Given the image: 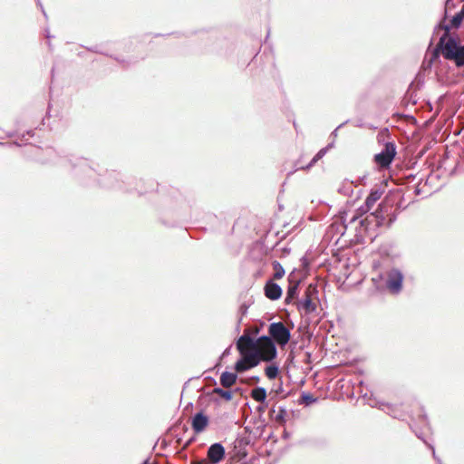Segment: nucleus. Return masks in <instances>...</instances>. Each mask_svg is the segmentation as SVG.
<instances>
[{
  "instance_id": "1",
  "label": "nucleus",
  "mask_w": 464,
  "mask_h": 464,
  "mask_svg": "<svg viewBox=\"0 0 464 464\" xmlns=\"http://www.w3.org/2000/svg\"><path fill=\"white\" fill-rule=\"evenodd\" d=\"M51 162L54 165L69 168L70 171L82 181L96 179L97 176H100L97 180L105 188L128 191L132 190V188H129V186L126 185L125 180L121 179L120 173L116 171H107L105 175H98L97 169L91 164L89 160L85 158L75 157L72 155L60 156L55 153V156ZM128 185H130L129 181ZM133 189L137 190L140 195L147 192V190L140 189L137 187L133 188Z\"/></svg>"
},
{
  "instance_id": "2",
  "label": "nucleus",
  "mask_w": 464,
  "mask_h": 464,
  "mask_svg": "<svg viewBox=\"0 0 464 464\" xmlns=\"http://www.w3.org/2000/svg\"><path fill=\"white\" fill-rule=\"evenodd\" d=\"M440 55L452 62L457 68L464 67V43L459 35H441L437 45L431 52L428 66L440 61Z\"/></svg>"
},
{
  "instance_id": "3",
  "label": "nucleus",
  "mask_w": 464,
  "mask_h": 464,
  "mask_svg": "<svg viewBox=\"0 0 464 464\" xmlns=\"http://www.w3.org/2000/svg\"><path fill=\"white\" fill-rule=\"evenodd\" d=\"M318 301L317 287L310 285L304 292V296L298 299L295 304L302 315H310L316 312Z\"/></svg>"
},
{
  "instance_id": "4",
  "label": "nucleus",
  "mask_w": 464,
  "mask_h": 464,
  "mask_svg": "<svg viewBox=\"0 0 464 464\" xmlns=\"http://www.w3.org/2000/svg\"><path fill=\"white\" fill-rule=\"evenodd\" d=\"M240 358L236 362L234 369L237 372H244L254 367L259 365L262 362L260 358V351L251 349L249 351H243V353H239Z\"/></svg>"
},
{
  "instance_id": "5",
  "label": "nucleus",
  "mask_w": 464,
  "mask_h": 464,
  "mask_svg": "<svg viewBox=\"0 0 464 464\" xmlns=\"http://www.w3.org/2000/svg\"><path fill=\"white\" fill-rule=\"evenodd\" d=\"M268 334L273 341L282 347L285 346L291 340V329L282 322H274L268 325Z\"/></svg>"
},
{
  "instance_id": "6",
  "label": "nucleus",
  "mask_w": 464,
  "mask_h": 464,
  "mask_svg": "<svg viewBox=\"0 0 464 464\" xmlns=\"http://www.w3.org/2000/svg\"><path fill=\"white\" fill-rule=\"evenodd\" d=\"M385 220L386 218L384 216L383 205L381 203L375 211L367 214L363 218H362L360 220V224L368 230L383 227Z\"/></svg>"
},
{
  "instance_id": "7",
  "label": "nucleus",
  "mask_w": 464,
  "mask_h": 464,
  "mask_svg": "<svg viewBox=\"0 0 464 464\" xmlns=\"http://www.w3.org/2000/svg\"><path fill=\"white\" fill-rule=\"evenodd\" d=\"M404 275L399 268H392L386 273V287L391 294L398 295L402 290Z\"/></svg>"
},
{
  "instance_id": "8",
  "label": "nucleus",
  "mask_w": 464,
  "mask_h": 464,
  "mask_svg": "<svg viewBox=\"0 0 464 464\" xmlns=\"http://www.w3.org/2000/svg\"><path fill=\"white\" fill-rule=\"evenodd\" d=\"M295 270L288 275V286L286 289V294L285 297V304H290L295 303L298 300L299 296V285L301 283V279H295L294 277Z\"/></svg>"
},
{
  "instance_id": "9",
  "label": "nucleus",
  "mask_w": 464,
  "mask_h": 464,
  "mask_svg": "<svg viewBox=\"0 0 464 464\" xmlns=\"http://www.w3.org/2000/svg\"><path fill=\"white\" fill-rule=\"evenodd\" d=\"M260 351V358L262 362H272L278 354L276 343L274 342L268 343H261L257 346Z\"/></svg>"
},
{
  "instance_id": "10",
  "label": "nucleus",
  "mask_w": 464,
  "mask_h": 464,
  "mask_svg": "<svg viewBox=\"0 0 464 464\" xmlns=\"http://www.w3.org/2000/svg\"><path fill=\"white\" fill-rule=\"evenodd\" d=\"M207 455L211 464H218L226 456L225 447L221 442H215L208 447Z\"/></svg>"
},
{
  "instance_id": "11",
  "label": "nucleus",
  "mask_w": 464,
  "mask_h": 464,
  "mask_svg": "<svg viewBox=\"0 0 464 464\" xmlns=\"http://www.w3.org/2000/svg\"><path fill=\"white\" fill-rule=\"evenodd\" d=\"M264 294L265 296L269 300L276 301L281 298L283 295V289L273 279H269L265 284Z\"/></svg>"
},
{
  "instance_id": "12",
  "label": "nucleus",
  "mask_w": 464,
  "mask_h": 464,
  "mask_svg": "<svg viewBox=\"0 0 464 464\" xmlns=\"http://www.w3.org/2000/svg\"><path fill=\"white\" fill-rule=\"evenodd\" d=\"M208 423L209 419L202 411L197 412L191 420V426L195 433L204 431Z\"/></svg>"
},
{
  "instance_id": "13",
  "label": "nucleus",
  "mask_w": 464,
  "mask_h": 464,
  "mask_svg": "<svg viewBox=\"0 0 464 464\" xmlns=\"http://www.w3.org/2000/svg\"><path fill=\"white\" fill-rule=\"evenodd\" d=\"M237 349L239 353H243V351L246 350V346L256 349V342L255 341V337L249 335V334H242L238 337L237 343H236Z\"/></svg>"
},
{
  "instance_id": "14",
  "label": "nucleus",
  "mask_w": 464,
  "mask_h": 464,
  "mask_svg": "<svg viewBox=\"0 0 464 464\" xmlns=\"http://www.w3.org/2000/svg\"><path fill=\"white\" fill-rule=\"evenodd\" d=\"M249 444V440L246 438L238 437L234 442L235 455L239 459H244L247 456L246 446Z\"/></svg>"
},
{
  "instance_id": "15",
  "label": "nucleus",
  "mask_w": 464,
  "mask_h": 464,
  "mask_svg": "<svg viewBox=\"0 0 464 464\" xmlns=\"http://www.w3.org/2000/svg\"><path fill=\"white\" fill-rule=\"evenodd\" d=\"M463 20L464 19L461 17V15L459 13H456L452 16L450 24H444L442 26V29L444 31L442 35H459L457 33H451V29L459 28Z\"/></svg>"
},
{
  "instance_id": "16",
  "label": "nucleus",
  "mask_w": 464,
  "mask_h": 464,
  "mask_svg": "<svg viewBox=\"0 0 464 464\" xmlns=\"http://www.w3.org/2000/svg\"><path fill=\"white\" fill-rule=\"evenodd\" d=\"M383 190L381 188H372L364 201V208L366 209H371L376 201L381 198Z\"/></svg>"
},
{
  "instance_id": "17",
  "label": "nucleus",
  "mask_w": 464,
  "mask_h": 464,
  "mask_svg": "<svg viewBox=\"0 0 464 464\" xmlns=\"http://www.w3.org/2000/svg\"><path fill=\"white\" fill-rule=\"evenodd\" d=\"M238 372H231L228 371H225L221 373L220 376V384L225 388H229L233 386L237 380Z\"/></svg>"
},
{
  "instance_id": "18",
  "label": "nucleus",
  "mask_w": 464,
  "mask_h": 464,
  "mask_svg": "<svg viewBox=\"0 0 464 464\" xmlns=\"http://www.w3.org/2000/svg\"><path fill=\"white\" fill-rule=\"evenodd\" d=\"M393 160L394 159L392 158L391 155L384 152L383 150L374 155V161L382 168H389Z\"/></svg>"
},
{
  "instance_id": "19",
  "label": "nucleus",
  "mask_w": 464,
  "mask_h": 464,
  "mask_svg": "<svg viewBox=\"0 0 464 464\" xmlns=\"http://www.w3.org/2000/svg\"><path fill=\"white\" fill-rule=\"evenodd\" d=\"M328 151V147L322 148L314 156L311 161L306 166H302L295 169L293 171H290L287 176H290L297 169H311L319 160H321Z\"/></svg>"
},
{
  "instance_id": "20",
  "label": "nucleus",
  "mask_w": 464,
  "mask_h": 464,
  "mask_svg": "<svg viewBox=\"0 0 464 464\" xmlns=\"http://www.w3.org/2000/svg\"><path fill=\"white\" fill-rule=\"evenodd\" d=\"M251 397L257 402H265L267 397L266 390L264 387L256 386L251 391Z\"/></svg>"
},
{
  "instance_id": "21",
  "label": "nucleus",
  "mask_w": 464,
  "mask_h": 464,
  "mask_svg": "<svg viewBox=\"0 0 464 464\" xmlns=\"http://www.w3.org/2000/svg\"><path fill=\"white\" fill-rule=\"evenodd\" d=\"M318 401L317 397H314L312 393L308 392H302L300 398L298 399V403L300 405L310 406L311 404L316 402Z\"/></svg>"
},
{
  "instance_id": "22",
  "label": "nucleus",
  "mask_w": 464,
  "mask_h": 464,
  "mask_svg": "<svg viewBox=\"0 0 464 464\" xmlns=\"http://www.w3.org/2000/svg\"><path fill=\"white\" fill-rule=\"evenodd\" d=\"M86 50H88L89 52H92V53H100V54H103V55H106V56H109V54L107 53H105L102 47L98 44L96 45H92V46H86L85 47ZM110 57L113 58L114 60H116L117 62H119L120 63H122V64H125V61L124 60H121L120 59L118 56H112V55H110Z\"/></svg>"
},
{
  "instance_id": "23",
  "label": "nucleus",
  "mask_w": 464,
  "mask_h": 464,
  "mask_svg": "<svg viewBox=\"0 0 464 464\" xmlns=\"http://www.w3.org/2000/svg\"><path fill=\"white\" fill-rule=\"evenodd\" d=\"M272 266H273V269L275 270V273L273 275V280L281 279L285 274V268L283 267V266L278 261L274 260L272 262Z\"/></svg>"
},
{
  "instance_id": "24",
  "label": "nucleus",
  "mask_w": 464,
  "mask_h": 464,
  "mask_svg": "<svg viewBox=\"0 0 464 464\" xmlns=\"http://www.w3.org/2000/svg\"><path fill=\"white\" fill-rule=\"evenodd\" d=\"M212 393L219 395L226 401H230L233 399V392L229 390H225L220 387H215L212 391Z\"/></svg>"
},
{
  "instance_id": "25",
  "label": "nucleus",
  "mask_w": 464,
  "mask_h": 464,
  "mask_svg": "<svg viewBox=\"0 0 464 464\" xmlns=\"http://www.w3.org/2000/svg\"><path fill=\"white\" fill-rule=\"evenodd\" d=\"M280 370L278 365L276 364H270L267 365L265 369L266 376L269 380H275L279 375Z\"/></svg>"
},
{
  "instance_id": "26",
  "label": "nucleus",
  "mask_w": 464,
  "mask_h": 464,
  "mask_svg": "<svg viewBox=\"0 0 464 464\" xmlns=\"http://www.w3.org/2000/svg\"><path fill=\"white\" fill-rule=\"evenodd\" d=\"M286 414H287V411H286L285 407L280 406L278 408V411L276 412L275 417H273V420H275L279 425L284 426L286 422Z\"/></svg>"
},
{
  "instance_id": "27",
  "label": "nucleus",
  "mask_w": 464,
  "mask_h": 464,
  "mask_svg": "<svg viewBox=\"0 0 464 464\" xmlns=\"http://www.w3.org/2000/svg\"><path fill=\"white\" fill-rule=\"evenodd\" d=\"M382 150H383L384 152L388 153L389 155L392 156V158L394 159L395 156H396V153H397L395 142L394 141H390V140L385 141L384 142V147H383V149Z\"/></svg>"
},
{
  "instance_id": "28",
  "label": "nucleus",
  "mask_w": 464,
  "mask_h": 464,
  "mask_svg": "<svg viewBox=\"0 0 464 464\" xmlns=\"http://www.w3.org/2000/svg\"><path fill=\"white\" fill-rule=\"evenodd\" d=\"M383 211H384V216L386 218L384 226H386L387 227H390L396 221L397 213L394 211L392 213H388L387 207H384V206H383Z\"/></svg>"
},
{
  "instance_id": "29",
  "label": "nucleus",
  "mask_w": 464,
  "mask_h": 464,
  "mask_svg": "<svg viewBox=\"0 0 464 464\" xmlns=\"http://www.w3.org/2000/svg\"><path fill=\"white\" fill-rule=\"evenodd\" d=\"M410 428L414 432L416 437L422 440L428 446L429 443L424 439L422 432L418 429L417 425L415 423L410 424Z\"/></svg>"
},
{
  "instance_id": "30",
  "label": "nucleus",
  "mask_w": 464,
  "mask_h": 464,
  "mask_svg": "<svg viewBox=\"0 0 464 464\" xmlns=\"http://www.w3.org/2000/svg\"><path fill=\"white\" fill-rule=\"evenodd\" d=\"M255 341L256 342V347L259 346L261 343H268L274 342L269 334L268 335H261L257 338L255 337Z\"/></svg>"
},
{
  "instance_id": "31",
  "label": "nucleus",
  "mask_w": 464,
  "mask_h": 464,
  "mask_svg": "<svg viewBox=\"0 0 464 464\" xmlns=\"http://www.w3.org/2000/svg\"><path fill=\"white\" fill-rule=\"evenodd\" d=\"M353 182L343 184V187L339 188V192L343 193L344 195H350V193L353 192Z\"/></svg>"
},
{
  "instance_id": "32",
  "label": "nucleus",
  "mask_w": 464,
  "mask_h": 464,
  "mask_svg": "<svg viewBox=\"0 0 464 464\" xmlns=\"http://www.w3.org/2000/svg\"><path fill=\"white\" fill-rule=\"evenodd\" d=\"M419 422L425 427L429 426V420L427 414L424 412L423 409L421 408V412L419 415Z\"/></svg>"
},
{
  "instance_id": "33",
  "label": "nucleus",
  "mask_w": 464,
  "mask_h": 464,
  "mask_svg": "<svg viewBox=\"0 0 464 464\" xmlns=\"http://www.w3.org/2000/svg\"><path fill=\"white\" fill-rule=\"evenodd\" d=\"M300 262H301L302 268L304 271H308L309 267H310V261H309V259L305 256H304L301 257Z\"/></svg>"
},
{
  "instance_id": "34",
  "label": "nucleus",
  "mask_w": 464,
  "mask_h": 464,
  "mask_svg": "<svg viewBox=\"0 0 464 464\" xmlns=\"http://www.w3.org/2000/svg\"><path fill=\"white\" fill-rule=\"evenodd\" d=\"M389 136H390V131H389L388 128H384L378 134V140L384 141V138L389 137Z\"/></svg>"
},
{
  "instance_id": "35",
  "label": "nucleus",
  "mask_w": 464,
  "mask_h": 464,
  "mask_svg": "<svg viewBox=\"0 0 464 464\" xmlns=\"http://www.w3.org/2000/svg\"><path fill=\"white\" fill-rule=\"evenodd\" d=\"M428 448L431 450L432 457L436 460L437 464H442L441 459L436 454L434 446L432 444H428Z\"/></svg>"
},
{
  "instance_id": "36",
  "label": "nucleus",
  "mask_w": 464,
  "mask_h": 464,
  "mask_svg": "<svg viewBox=\"0 0 464 464\" xmlns=\"http://www.w3.org/2000/svg\"><path fill=\"white\" fill-rule=\"evenodd\" d=\"M267 407H268V401L266 400H265V402H259V405L256 407V411L259 413H263Z\"/></svg>"
},
{
  "instance_id": "37",
  "label": "nucleus",
  "mask_w": 464,
  "mask_h": 464,
  "mask_svg": "<svg viewBox=\"0 0 464 464\" xmlns=\"http://www.w3.org/2000/svg\"><path fill=\"white\" fill-rule=\"evenodd\" d=\"M446 16H447V10L445 11V15L443 17V20L435 25L434 34L437 33L439 30H443L442 26L445 24L444 21L446 19Z\"/></svg>"
},
{
  "instance_id": "38",
  "label": "nucleus",
  "mask_w": 464,
  "mask_h": 464,
  "mask_svg": "<svg viewBox=\"0 0 464 464\" xmlns=\"http://www.w3.org/2000/svg\"><path fill=\"white\" fill-rule=\"evenodd\" d=\"M404 100H407L408 102H411L412 104H415L417 102V100L413 99L412 93H411L409 90L405 94Z\"/></svg>"
},
{
  "instance_id": "39",
  "label": "nucleus",
  "mask_w": 464,
  "mask_h": 464,
  "mask_svg": "<svg viewBox=\"0 0 464 464\" xmlns=\"http://www.w3.org/2000/svg\"><path fill=\"white\" fill-rule=\"evenodd\" d=\"M370 211V209H366L364 208V204L362 206H361L358 209H357V212L360 216H362V215H367V213Z\"/></svg>"
},
{
  "instance_id": "40",
  "label": "nucleus",
  "mask_w": 464,
  "mask_h": 464,
  "mask_svg": "<svg viewBox=\"0 0 464 464\" xmlns=\"http://www.w3.org/2000/svg\"><path fill=\"white\" fill-rule=\"evenodd\" d=\"M348 121H349L347 120V121H343V123H341L339 126H337V128L335 130H334V131L331 133V135L334 136V137H336L337 136V130L339 129H341L343 125H345Z\"/></svg>"
},
{
  "instance_id": "41",
  "label": "nucleus",
  "mask_w": 464,
  "mask_h": 464,
  "mask_svg": "<svg viewBox=\"0 0 464 464\" xmlns=\"http://www.w3.org/2000/svg\"><path fill=\"white\" fill-rule=\"evenodd\" d=\"M248 306L246 304H242L239 307V312L242 314V315L246 314L247 312Z\"/></svg>"
},
{
  "instance_id": "42",
  "label": "nucleus",
  "mask_w": 464,
  "mask_h": 464,
  "mask_svg": "<svg viewBox=\"0 0 464 464\" xmlns=\"http://www.w3.org/2000/svg\"><path fill=\"white\" fill-rule=\"evenodd\" d=\"M283 392L284 389L282 383H280V385L276 390H274V392L276 393V396H279Z\"/></svg>"
},
{
  "instance_id": "43",
  "label": "nucleus",
  "mask_w": 464,
  "mask_h": 464,
  "mask_svg": "<svg viewBox=\"0 0 464 464\" xmlns=\"http://www.w3.org/2000/svg\"><path fill=\"white\" fill-rule=\"evenodd\" d=\"M230 350H231V346H228L227 348H226L221 354V358L228 356L230 354Z\"/></svg>"
},
{
  "instance_id": "44",
  "label": "nucleus",
  "mask_w": 464,
  "mask_h": 464,
  "mask_svg": "<svg viewBox=\"0 0 464 464\" xmlns=\"http://www.w3.org/2000/svg\"><path fill=\"white\" fill-rule=\"evenodd\" d=\"M281 251H282V256H286L287 255H289L291 249L289 247L285 246L281 249Z\"/></svg>"
},
{
  "instance_id": "45",
  "label": "nucleus",
  "mask_w": 464,
  "mask_h": 464,
  "mask_svg": "<svg viewBox=\"0 0 464 464\" xmlns=\"http://www.w3.org/2000/svg\"><path fill=\"white\" fill-rule=\"evenodd\" d=\"M35 1H36V3H37V5L41 8L42 13H43V14L44 15V17H45V18H47V14H46V13H45V11H44V6H43V5H42L41 1H40V0H35Z\"/></svg>"
},
{
  "instance_id": "46",
  "label": "nucleus",
  "mask_w": 464,
  "mask_h": 464,
  "mask_svg": "<svg viewBox=\"0 0 464 464\" xmlns=\"http://www.w3.org/2000/svg\"><path fill=\"white\" fill-rule=\"evenodd\" d=\"M282 438L284 440L289 439L290 438V432H288L286 430H284L283 434H282Z\"/></svg>"
},
{
  "instance_id": "47",
  "label": "nucleus",
  "mask_w": 464,
  "mask_h": 464,
  "mask_svg": "<svg viewBox=\"0 0 464 464\" xmlns=\"http://www.w3.org/2000/svg\"><path fill=\"white\" fill-rule=\"evenodd\" d=\"M276 408H275V406H273V407L270 409V411H269V415H270L271 419H273V417H275V415H276Z\"/></svg>"
},
{
  "instance_id": "48",
  "label": "nucleus",
  "mask_w": 464,
  "mask_h": 464,
  "mask_svg": "<svg viewBox=\"0 0 464 464\" xmlns=\"http://www.w3.org/2000/svg\"><path fill=\"white\" fill-rule=\"evenodd\" d=\"M366 179H367V175H363L362 177H360L359 178V183L364 185Z\"/></svg>"
},
{
  "instance_id": "49",
  "label": "nucleus",
  "mask_w": 464,
  "mask_h": 464,
  "mask_svg": "<svg viewBox=\"0 0 464 464\" xmlns=\"http://www.w3.org/2000/svg\"><path fill=\"white\" fill-rule=\"evenodd\" d=\"M195 440V437H191L189 440H187L185 443V447L189 446L193 441Z\"/></svg>"
},
{
  "instance_id": "50",
  "label": "nucleus",
  "mask_w": 464,
  "mask_h": 464,
  "mask_svg": "<svg viewBox=\"0 0 464 464\" xmlns=\"http://www.w3.org/2000/svg\"><path fill=\"white\" fill-rule=\"evenodd\" d=\"M206 379H207L208 382H212L213 384H215V385L217 384V381H216L213 377H211V376H208V377H206Z\"/></svg>"
},
{
  "instance_id": "51",
  "label": "nucleus",
  "mask_w": 464,
  "mask_h": 464,
  "mask_svg": "<svg viewBox=\"0 0 464 464\" xmlns=\"http://www.w3.org/2000/svg\"><path fill=\"white\" fill-rule=\"evenodd\" d=\"M251 379L256 383L260 381V378L257 375L252 376Z\"/></svg>"
},
{
  "instance_id": "52",
  "label": "nucleus",
  "mask_w": 464,
  "mask_h": 464,
  "mask_svg": "<svg viewBox=\"0 0 464 464\" xmlns=\"http://www.w3.org/2000/svg\"><path fill=\"white\" fill-rule=\"evenodd\" d=\"M458 13H459V14L461 15V17L464 19V5H462V7H461L460 11H459Z\"/></svg>"
},
{
  "instance_id": "53",
  "label": "nucleus",
  "mask_w": 464,
  "mask_h": 464,
  "mask_svg": "<svg viewBox=\"0 0 464 464\" xmlns=\"http://www.w3.org/2000/svg\"><path fill=\"white\" fill-rule=\"evenodd\" d=\"M415 194L416 195H420V188L419 187H417L414 190Z\"/></svg>"
},
{
  "instance_id": "54",
  "label": "nucleus",
  "mask_w": 464,
  "mask_h": 464,
  "mask_svg": "<svg viewBox=\"0 0 464 464\" xmlns=\"http://www.w3.org/2000/svg\"><path fill=\"white\" fill-rule=\"evenodd\" d=\"M46 38L48 39H51L53 36L50 34V32L48 30H46V34H45Z\"/></svg>"
},
{
  "instance_id": "55",
  "label": "nucleus",
  "mask_w": 464,
  "mask_h": 464,
  "mask_svg": "<svg viewBox=\"0 0 464 464\" xmlns=\"http://www.w3.org/2000/svg\"><path fill=\"white\" fill-rule=\"evenodd\" d=\"M453 0H445V5H446V8L450 5V4L452 2Z\"/></svg>"
},
{
  "instance_id": "56",
  "label": "nucleus",
  "mask_w": 464,
  "mask_h": 464,
  "mask_svg": "<svg viewBox=\"0 0 464 464\" xmlns=\"http://www.w3.org/2000/svg\"><path fill=\"white\" fill-rule=\"evenodd\" d=\"M6 136H7V137H9V138H12V137H14V132H8V133L6 134Z\"/></svg>"
},
{
  "instance_id": "57",
  "label": "nucleus",
  "mask_w": 464,
  "mask_h": 464,
  "mask_svg": "<svg viewBox=\"0 0 464 464\" xmlns=\"http://www.w3.org/2000/svg\"><path fill=\"white\" fill-rule=\"evenodd\" d=\"M291 394V392H288L286 394L283 395L282 398L285 399Z\"/></svg>"
},
{
  "instance_id": "58",
  "label": "nucleus",
  "mask_w": 464,
  "mask_h": 464,
  "mask_svg": "<svg viewBox=\"0 0 464 464\" xmlns=\"http://www.w3.org/2000/svg\"><path fill=\"white\" fill-rule=\"evenodd\" d=\"M402 116H403V117H409V118H411V120H414V121H415L414 116H409V115H402Z\"/></svg>"
},
{
  "instance_id": "59",
  "label": "nucleus",
  "mask_w": 464,
  "mask_h": 464,
  "mask_svg": "<svg viewBox=\"0 0 464 464\" xmlns=\"http://www.w3.org/2000/svg\"><path fill=\"white\" fill-rule=\"evenodd\" d=\"M334 146V143H329L326 147H328V150Z\"/></svg>"
},
{
  "instance_id": "60",
  "label": "nucleus",
  "mask_w": 464,
  "mask_h": 464,
  "mask_svg": "<svg viewBox=\"0 0 464 464\" xmlns=\"http://www.w3.org/2000/svg\"><path fill=\"white\" fill-rule=\"evenodd\" d=\"M6 145H8V143L0 142V146H6Z\"/></svg>"
},
{
  "instance_id": "61",
  "label": "nucleus",
  "mask_w": 464,
  "mask_h": 464,
  "mask_svg": "<svg viewBox=\"0 0 464 464\" xmlns=\"http://www.w3.org/2000/svg\"><path fill=\"white\" fill-rule=\"evenodd\" d=\"M357 218H358V216L356 215V216H354V217L352 218V221H354V220H355V219H357Z\"/></svg>"
},
{
  "instance_id": "62",
  "label": "nucleus",
  "mask_w": 464,
  "mask_h": 464,
  "mask_svg": "<svg viewBox=\"0 0 464 464\" xmlns=\"http://www.w3.org/2000/svg\"><path fill=\"white\" fill-rule=\"evenodd\" d=\"M433 44V38H431V40L430 41V46H431Z\"/></svg>"
},
{
  "instance_id": "63",
  "label": "nucleus",
  "mask_w": 464,
  "mask_h": 464,
  "mask_svg": "<svg viewBox=\"0 0 464 464\" xmlns=\"http://www.w3.org/2000/svg\"><path fill=\"white\" fill-rule=\"evenodd\" d=\"M13 144L15 146H20V144L17 141H14Z\"/></svg>"
},
{
  "instance_id": "64",
  "label": "nucleus",
  "mask_w": 464,
  "mask_h": 464,
  "mask_svg": "<svg viewBox=\"0 0 464 464\" xmlns=\"http://www.w3.org/2000/svg\"><path fill=\"white\" fill-rule=\"evenodd\" d=\"M52 76H53V73H54V68L52 69Z\"/></svg>"
}]
</instances>
